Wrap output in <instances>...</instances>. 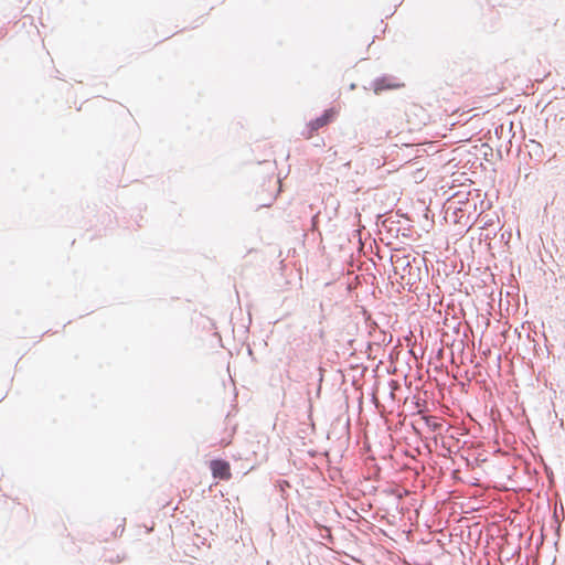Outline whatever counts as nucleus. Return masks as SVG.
Returning a JSON list of instances; mask_svg holds the SVG:
<instances>
[{
  "mask_svg": "<svg viewBox=\"0 0 565 565\" xmlns=\"http://www.w3.org/2000/svg\"><path fill=\"white\" fill-rule=\"evenodd\" d=\"M394 265V273L401 276V279L406 285H415L419 280L420 267L416 265V258L411 259V256H401L392 260Z\"/></svg>",
  "mask_w": 565,
  "mask_h": 565,
  "instance_id": "1",
  "label": "nucleus"
},
{
  "mask_svg": "<svg viewBox=\"0 0 565 565\" xmlns=\"http://www.w3.org/2000/svg\"><path fill=\"white\" fill-rule=\"evenodd\" d=\"M210 468L214 478L227 480L231 478V467L226 460L213 459L210 462Z\"/></svg>",
  "mask_w": 565,
  "mask_h": 565,
  "instance_id": "2",
  "label": "nucleus"
},
{
  "mask_svg": "<svg viewBox=\"0 0 565 565\" xmlns=\"http://www.w3.org/2000/svg\"><path fill=\"white\" fill-rule=\"evenodd\" d=\"M334 115H335V113L333 109H331V108L326 109L321 116H319L316 119L310 121V124H309L310 130L317 131L320 128L327 126L328 124H330L333 120Z\"/></svg>",
  "mask_w": 565,
  "mask_h": 565,
  "instance_id": "3",
  "label": "nucleus"
},
{
  "mask_svg": "<svg viewBox=\"0 0 565 565\" xmlns=\"http://www.w3.org/2000/svg\"><path fill=\"white\" fill-rule=\"evenodd\" d=\"M391 87L392 85L388 83V78L386 77H380L374 81V92L376 94Z\"/></svg>",
  "mask_w": 565,
  "mask_h": 565,
  "instance_id": "4",
  "label": "nucleus"
},
{
  "mask_svg": "<svg viewBox=\"0 0 565 565\" xmlns=\"http://www.w3.org/2000/svg\"><path fill=\"white\" fill-rule=\"evenodd\" d=\"M533 145L536 147V148H542V146L539 143V142H535V141H532Z\"/></svg>",
  "mask_w": 565,
  "mask_h": 565,
  "instance_id": "5",
  "label": "nucleus"
}]
</instances>
